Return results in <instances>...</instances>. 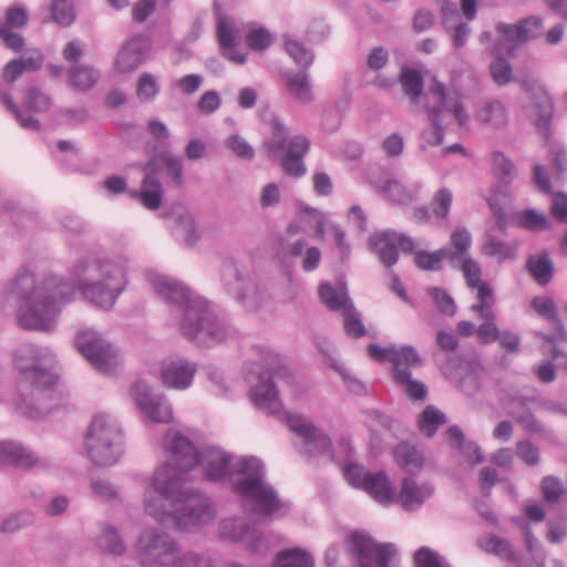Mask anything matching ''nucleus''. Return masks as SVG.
Returning <instances> with one entry per match:
<instances>
[{
  "label": "nucleus",
  "mask_w": 567,
  "mask_h": 567,
  "mask_svg": "<svg viewBox=\"0 0 567 567\" xmlns=\"http://www.w3.org/2000/svg\"><path fill=\"white\" fill-rule=\"evenodd\" d=\"M168 460L159 466L145 489V512L158 524L179 530L200 528L215 518L208 496L185 484L186 475L197 464L193 442L175 430L164 439Z\"/></svg>",
  "instance_id": "obj_1"
},
{
  "label": "nucleus",
  "mask_w": 567,
  "mask_h": 567,
  "mask_svg": "<svg viewBox=\"0 0 567 567\" xmlns=\"http://www.w3.org/2000/svg\"><path fill=\"white\" fill-rule=\"evenodd\" d=\"M198 464L209 482L229 478L233 492L240 498L247 513L268 519H279L289 514L291 503L281 499L265 481L262 462L256 456H243L231 464V456L218 447L209 446L198 453Z\"/></svg>",
  "instance_id": "obj_2"
},
{
  "label": "nucleus",
  "mask_w": 567,
  "mask_h": 567,
  "mask_svg": "<svg viewBox=\"0 0 567 567\" xmlns=\"http://www.w3.org/2000/svg\"><path fill=\"white\" fill-rule=\"evenodd\" d=\"M75 296L74 286L61 277L48 276L40 285L33 274L20 271L8 285L4 297L19 303L18 320L28 330L49 331L61 308Z\"/></svg>",
  "instance_id": "obj_3"
},
{
  "label": "nucleus",
  "mask_w": 567,
  "mask_h": 567,
  "mask_svg": "<svg viewBox=\"0 0 567 567\" xmlns=\"http://www.w3.org/2000/svg\"><path fill=\"white\" fill-rule=\"evenodd\" d=\"M51 361L33 344H23L14 352L16 367L20 371L16 410L21 415L38 420L62 404L59 375L50 367Z\"/></svg>",
  "instance_id": "obj_4"
},
{
  "label": "nucleus",
  "mask_w": 567,
  "mask_h": 567,
  "mask_svg": "<svg viewBox=\"0 0 567 567\" xmlns=\"http://www.w3.org/2000/svg\"><path fill=\"white\" fill-rule=\"evenodd\" d=\"M148 279L165 301L182 311L181 332L186 339L210 347L228 338L227 324L216 317L204 298L167 276L154 274Z\"/></svg>",
  "instance_id": "obj_5"
},
{
  "label": "nucleus",
  "mask_w": 567,
  "mask_h": 567,
  "mask_svg": "<svg viewBox=\"0 0 567 567\" xmlns=\"http://www.w3.org/2000/svg\"><path fill=\"white\" fill-rule=\"evenodd\" d=\"M126 271L127 260L120 256L113 259L83 258L73 267L83 297L104 310L112 309L125 290Z\"/></svg>",
  "instance_id": "obj_6"
},
{
  "label": "nucleus",
  "mask_w": 567,
  "mask_h": 567,
  "mask_svg": "<svg viewBox=\"0 0 567 567\" xmlns=\"http://www.w3.org/2000/svg\"><path fill=\"white\" fill-rule=\"evenodd\" d=\"M270 130L271 137L262 143L267 156L279 161L286 175L302 177L307 172L302 158L310 148V141L302 135H296L288 141V128L279 117L271 118Z\"/></svg>",
  "instance_id": "obj_7"
},
{
  "label": "nucleus",
  "mask_w": 567,
  "mask_h": 567,
  "mask_svg": "<svg viewBox=\"0 0 567 567\" xmlns=\"http://www.w3.org/2000/svg\"><path fill=\"white\" fill-rule=\"evenodd\" d=\"M84 446L93 464L114 465L123 453V433L118 423L107 414L95 415L86 431Z\"/></svg>",
  "instance_id": "obj_8"
},
{
  "label": "nucleus",
  "mask_w": 567,
  "mask_h": 567,
  "mask_svg": "<svg viewBox=\"0 0 567 567\" xmlns=\"http://www.w3.org/2000/svg\"><path fill=\"white\" fill-rule=\"evenodd\" d=\"M136 556L142 566H167L177 567L178 560L188 556L196 555L188 551L178 554L176 540L167 533L148 529L143 532L135 545Z\"/></svg>",
  "instance_id": "obj_9"
},
{
  "label": "nucleus",
  "mask_w": 567,
  "mask_h": 567,
  "mask_svg": "<svg viewBox=\"0 0 567 567\" xmlns=\"http://www.w3.org/2000/svg\"><path fill=\"white\" fill-rule=\"evenodd\" d=\"M346 546L358 567H389L390 559L396 554L394 544L377 543L360 530L347 537Z\"/></svg>",
  "instance_id": "obj_10"
},
{
  "label": "nucleus",
  "mask_w": 567,
  "mask_h": 567,
  "mask_svg": "<svg viewBox=\"0 0 567 567\" xmlns=\"http://www.w3.org/2000/svg\"><path fill=\"white\" fill-rule=\"evenodd\" d=\"M275 378L288 382L292 378V372L281 364L276 367L268 364L264 371L258 372L259 382L250 390V399L256 408L269 415H275L282 409L279 392L274 382Z\"/></svg>",
  "instance_id": "obj_11"
},
{
  "label": "nucleus",
  "mask_w": 567,
  "mask_h": 567,
  "mask_svg": "<svg viewBox=\"0 0 567 567\" xmlns=\"http://www.w3.org/2000/svg\"><path fill=\"white\" fill-rule=\"evenodd\" d=\"M286 422L289 429L301 440L300 454L307 458L329 455L330 460H333L330 437L310 420L300 414L286 413Z\"/></svg>",
  "instance_id": "obj_12"
},
{
  "label": "nucleus",
  "mask_w": 567,
  "mask_h": 567,
  "mask_svg": "<svg viewBox=\"0 0 567 567\" xmlns=\"http://www.w3.org/2000/svg\"><path fill=\"white\" fill-rule=\"evenodd\" d=\"M75 346L83 357L102 372H110L120 362L117 350L97 331L79 332L75 337Z\"/></svg>",
  "instance_id": "obj_13"
},
{
  "label": "nucleus",
  "mask_w": 567,
  "mask_h": 567,
  "mask_svg": "<svg viewBox=\"0 0 567 567\" xmlns=\"http://www.w3.org/2000/svg\"><path fill=\"white\" fill-rule=\"evenodd\" d=\"M221 278L225 286L248 311H256L261 303V295L256 286L239 269L236 261L227 259L223 264Z\"/></svg>",
  "instance_id": "obj_14"
},
{
  "label": "nucleus",
  "mask_w": 567,
  "mask_h": 567,
  "mask_svg": "<svg viewBox=\"0 0 567 567\" xmlns=\"http://www.w3.org/2000/svg\"><path fill=\"white\" fill-rule=\"evenodd\" d=\"M219 534L224 539L243 544L252 554L264 555L268 550V544L262 533L244 518L229 517L223 519Z\"/></svg>",
  "instance_id": "obj_15"
},
{
  "label": "nucleus",
  "mask_w": 567,
  "mask_h": 567,
  "mask_svg": "<svg viewBox=\"0 0 567 567\" xmlns=\"http://www.w3.org/2000/svg\"><path fill=\"white\" fill-rule=\"evenodd\" d=\"M131 394L140 410L153 422L168 423L173 419L171 405L161 393H155L145 381H137Z\"/></svg>",
  "instance_id": "obj_16"
},
{
  "label": "nucleus",
  "mask_w": 567,
  "mask_h": 567,
  "mask_svg": "<svg viewBox=\"0 0 567 567\" xmlns=\"http://www.w3.org/2000/svg\"><path fill=\"white\" fill-rule=\"evenodd\" d=\"M150 42L144 35H135L125 42L117 53L115 66L120 72L130 73L146 62Z\"/></svg>",
  "instance_id": "obj_17"
},
{
  "label": "nucleus",
  "mask_w": 567,
  "mask_h": 567,
  "mask_svg": "<svg viewBox=\"0 0 567 567\" xmlns=\"http://www.w3.org/2000/svg\"><path fill=\"white\" fill-rule=\"evenodd\" d=\"M369 355L378 361H389L392 363V372H395L401 365L410 364L422 367L423 361L413 346H403L400 349L394 347L381 348L375 343L368 346Z\"/></svg>",
  "instance_id": "obj_18"
},
{
  "label": "nucleus",
  "mask_w": 567,
  "mask_h": 567,
  "mask_svg": "<svg viewBox=\"0 0 567 567\" xmlns=\"http://www.w3.org/2000/svg\"><path fill=\"white\" fill-rule=\"evenodd\" d=\"M196 364L184 358L168 362L163 369V382L166 386L184 390L187 389L194 379Z\"/></svg>",
  "instance_id": "obj_19"
},
{
  "label": "nucleus",
  "mask_w": 567,
  "mask_h": 567,
  "mask_svg": "<svg viewBox=\"0 0 567 567\" xmlns=\"http://www.w3.org/2000/svg\"><path fill=\"white\" fill-rule=\"evenodd\" d=\"M434 493V487L430 483L419 485L413 478L405 477L402 481L400 493L396 494L399 501L405 511H415L429 499Z\"/></svg>",
  "instance_id": "obj_20"
},
{
  "label": "nucleus",
  "mask_w": 567,
  "mask_h": 567,
  "mask_svg": "<svg viewBox=\"0 0 567 567\" xmlns=\"http://www.w3.org/2000/svg\"><path fill=\"white\" fill-rule=\"evenodd\" d=\"M395 240V230L392 229L374 233L369 239L371 250L388 269H391L399 259V250Z\"/></svg>",
  "instance_id": "obj_21"
},
{
  "label": "nucleus",
  "mask_w": 567,
  "mask_h": 567,
  "mask_svg": "<svg viewBox=\"0 0 567 567\" xmlns=\"http://www.w3.org/2000/svg\"><path fill=\"white\" fill-rule=\"evenodd\" d=\"M39 463V457L19 442H0V465L30 468Z\"/></svg>",
  "instance_id": "obj_22"
},
{
  "label": "nucleus",
  "mask_w": 567,
  "mask_h": 567,
  "mask_svg": "<svg viewBox=\"0 0 567 567\" xmlns=\"http://www.w3.org/2000/svg\"><path fill=\"white\" fill-rule=\"evenodd\" d=\"M399 82L404 95L409 99L415 111L424 112L427 106L426 104L420 103L421 99L424 97V81L421 72L416 69L404 65L401 69Z\"/></svg>",
  "instance_id": "obj_23"
},
{
  "label": "nucleus",
  "mask_w": 567,
  "mask_h": 567,
  "mask_svg": "<svg viewBox=\"0 0 567 567\" xmlns=\"http://www.w3.org/2000/svg\"><path fill=\"white\" fill-rule=\"evenodd\" d=\"M496 32L502 37L496 40L491 53H502L503 51L512 54L515 45L528 41L527 31L524 24H508L498 22L495 27Z\"/></svg>",
  "instance_id": "obj_24"
},
{
  "label": "nucleus",
  "mask_w": 567,
  "mask_h": 567,
  "mask_svg": "<svg viewBox=\"0 0 567 567\" xmlns=\"http://www.w3.org/2000/svg\"><path fill=\"white\" fill-rule=\"evenodd\" d=\"M284 86L287 93L301 104H309L313 100L312 85L308 70L285 72L282 74Z\"/></svg>",
  "instance_id": "obj_25"
},
{
  "label": "nucleus",
  "mask_w": 567,
  "mask_h": 567,
  "mask_svg": "<svg viewBox=\"0 0 567 567\" xmlns=\"http://www.w3.org/2000/svg\"><path fill=\"white\" fill-rule=\"evenodd\" d=\"M472 245L471 234L465 228L455 229L449 243L441 249L452 268H458L462 260L470 257L468 250Z\"/></svg>",
  "instance_id": "obj_26"
},
{
  "label": "nucleus",
  "mask_w": 567,
  "mask_h": 567,
  "mask_svg": "<svg viewBox=\"0 0 567 567\" xmlns=\"http://www.w3.org/2000/svg\"><path fill=\"white\" fill-rule=\"evenodd\" d=\"M217 35L218 41L225 51V56L238 64L246 62V54L235 52V48L238 44L234 19L229 16H220L217 23Z\"/></svg>",
  "instance_id": "obj_27"
},
{
  "label": "nucleus",
  "mask_w": 567,
  "mask_h": 567,
  "mask_svg": "<svg viewBox=\"0 0 567 567\" xmlns=\"http://www.w3.org/2000/svg\"><path fill=\"white\" fill-rule=\"evenodd\" d=\"M363 491L382 505L396 502V493L391 485L390 478L382 471L368 475V482Z\"/></svg>",
  "instance_id": "obj_28"
},
{
  "label": "nucleus",
  "mask_w": 567,
  "mask_h": 567,
  "mask_svg": "<svg viewBox=\"0 0 567 567\" xmlns=\"http://www.w3.org/2000/svg\"><path fill=\"white\" fill-rule=\"evenodd\" d=\"M164 189L159 179L143 178L140 190H130L133 198L138 199L142 205L150 209L156 210L161 207Z\"/></svg>",
  "instance_id": "obj_29"
},
{
  "label": "nucleus",
  "mask_w": 567,
  "mask_h": 567,
  "mask_svg": "<svg viewBox=\"0 0 567 567\" xmlns=\"http://www.w3.org/2000/svg\"><path fill=\"white\" fill-rule=\"evenodd\" d=\"M477 546L485 553L493 554L503 560L517 563L518 558L511 543L492 534H486L476 540Z\"/></svg>",
  "instance_id": "obj_30"
},
{
  "label": "nucleus",
  "mask_w": 567,
  "mask_h": 567,
  "mask_svg": "<svg viewBox=\"0 0 567 567\" xmlns=\"http://www.w3.org/2000/svg\"><path fill=\"white\" fill-rule=\"evenodd\" d=\"M410 364L401 365L395 372H392L393 380L396 384L403 388L405 394L414 401H422L427 395L426 385L412 379Z\"/></svg>",
  "instance_id": "obj_31"
},
{
  "label": "nucleus",
  "mask_w": 567,
  "mask_h": 567,
  "mask_svg": "<svg viewBox=\"0 0 567 567\" xmlns=\"http://www.w3.org/2000/svg\"><path fill=\"white\" fill-rule=\"evenodd\" d=\"M512 219L517 227L532 233L544 231L551 227L548 217L535 208L519 210L513 215Z\"/></svg>",
  "instance_id": "obj_32"
},
{
  "label": "nucleus",
  "mask_w": 567,
  "mask_h": 567,
  "mask_svg": "<svg viewBox=\"0 0 567 567\" xmlns=\"http://www.w3.org/2000/svg\"><path fill=\"white\" fill-rule=\"evenodd\" d=\"M532 308L542 317L549 320L554 330L559 333V338L567 342V330L563 320L558 316V310L555 302L548 297H535L530 303Z\"/></svg>",
  "instance_id": "obj_33"
},
{
  "label": "nucleus",
  "mask_w": 567,
  "mask_h": 567,
  "mask_svg": "<svg viewBox=\"0 0 567 567\" xmlns=\"http://www.w3.org/2000/svg\"><path fill=\"white\" fill-rule=\"evenodd\" d=\"M476 291L477 303L471 306V311L477 312L481 319H495L493 306L495 305L494 290L487 281L470 287Z\"/></svg>",
  "instance_id": "obj_34"
},
{
  "label": "nucleus",
  "mask_w": 567,
  "mask_h": 567,
  "mask_svg": "<svg viewBox=\"0 0 567 567\" xmlns=\"http://www.w3.org/2000/svg\"><path fill=\"white\" fill-rule=\"evenodd\" d=\"M394 457L399 466L409 473L420 471L424 464V457L415 445L402 442L394 449Z\"/></svg>",
  "instance_id": "obj_35"
},
{
  "label": "nucleus",
  "mask_w": 567,
  "mask_h": 567,
  "mask_svg": "<svg viewBox=\"0 0 567 567\" xmlns=\"http://www.w3.org/2000/svg\"><path fill=\"white\" fill-rule=\"evenodd\" d=\"M526 266L529 274L538 285L546 286L551 281L554 276V265L547 254L530 256Z\"/></svg>",
  "instance_id": "obj_36"
},
{
  "label": "nucleus",
  "mask_w": 567,
  "mask_h": 567,
  "mask_svg": "<svg viewBox=\"0 0 567 567\" xmlns=\"http://www.w3.org/2000/svg\"><path fill=\"white\" fill-rule=\"evenodd\" d=\"M312 555L299 547L279 551L276 557V567H313Z\"/></svg>",
  "instance_id": "obj_37"
},
{
  "label": "nucleus",
  "mask_w": 567,
  "mask_h": 567,
  "mask_svg": "<svg viewBox=\"0 0 567 567\" xmlns=\"http://www.w3.org/2000/svg\"><path fill=\"white\" fill-rule=\"evenodd\" d=\"M365 414L368 416V424L371 429L372 439L374 437L377 426H381L395 437L405 433V427L402 423L377 409L368 410Z\"/></svg>",
  "instance_id": "obj_38"
},
{
  "label": "nucleus",
  "mask_w": 567,
  "mask_h": 567,
  "mask_svg": "<svg viewBox=\"0 0 567 567\" xmlns=\"http://www.w3.org/2000/svg\"><path fill=\"white\" fill-rule=\"evenodd\" d=\"M493 173L498 181L496 186H501V190H506L507 186L515 178V165L502 152H493L492 154Z\"/></svg>",
  "instance_id": "obj_39"
},
{
  "label": "nucleus",
  "mask_w": 567,
  "mask_h": 567,
  "mask_svg": "<svg viewBox=\"0 0 567 567\" xmlns=\"http://www.w3.org/2000/svg\"><path fill=\"white\" fill-rule=\"evenodd\" d=\"M445 423V414L435 406L427 405L419 417L417 426L421 433L432 437L437 432V429Z\"/></svg>",
  "instance_id": "obj_40"
},
{
  "label": "nucleus",
  "mask_w": 567,
  "mask_h": 567,
  "mask_svg": "<svg viewBox=\"0 0 567 567\" xmlns=\"http://www.w3.org/2000/svg\"><path fill=\"white\" fill-rule=\"evenodd\" d=\"M533 109L535 115V125L539 131H548L554 114V105L551 99L542 93L534 97Z\"/></svg>",
  "instance_id": "obj_41"
},
{
  "label": "nucleus",
  "mask_w": 567,
  "mask_h": 567,
  "mask_svg": "<svg viewBox=\"0 0 567 567\" xmlns=\"http://www.w3.org/2000/svg\"><path fill=\"white\" fill-rule=\"evenodd\" d=\"M492 54L494 58L488 68L491 78L497 86H506L514 80L512 64L502 53Z\"/></svg>",
  "instance_id": "obj_42"
},
{
  "label": "nucleus",
  "mask_w": 567,
  "mask_h": 567,
  "mask_svg": "<svg viewBox=\"0 0 567 567\" xmlns=\"http://www.w3.org/2000/svg\"><path fill=\"white\" fill-rule=\"evenodd\" d=\"M477 118L485 124L499 128L507 124V112L501 102L493 101L480 109Z\"/></svg>",
  "instance_id": "obj_43"
},
{
  "label": "nucleus",
  "mask_w": 567,
  "mask_h": 567,
  "mask_svg": "<svg viewBox=\"0 0 567 567\" xmlns=\"http://www.w3.org/2000/svg\"><path fill=\"white\" fill-rule=\"evenodd\" d=\"M381 192L389 197L390 200L401 204L408 205L414 200L417 195L419 187H414L413 189L406 188L400 182L395 179H389L383 185Z\"/></svg>",
  "instance_id": "obj_44"
},
{
  "label": "nucleus",
  "mask_w": 567,
  "mask_h": 567,
  "mask_svg": "<svg viewBox=\"0 0 567 567\" xmlns=\"http://www.w3.org/2000/svg\"><path fill=\"white\" fill-rule=\"evenodd\" d=\"M71 84L81 91H87L92 89L97 82V72L90 66L82 64L74 65L69 72Z\"/></svg>",
  "instance_id": "obj_45"
},
{
  "label": "nucleus",
  "mask_w": 567,
  "mask_h": 567,
  "mask_svg": "<svg viewBox=\"0 0 567 567\" xmlns=\"http://www.w3.org/2000/svg\"><path fill=\"white\" fill-rule=\"evenodd\" d=\"M23 102L30 111L37 113L47 112L52 105L51 97L37 86H29L23 91Z\"/></svg>",
  "instance_id": "obj_46"
},
{
  "label": "nucleus",
  "mask_w": 567,
  "mask_h": 567,
  "mask_svg": "<svg viewBox=\"0 0 567 567\" xmlns=\"http://www.w3.org/2000/svg\"><path fill=\"white\" fill-rule=\"evenodd\" d=\"M285 50L287 54L301 66V70H308L313 62L315 55L303 43L297 40L285 39Z\"/></svg>",
  "instance_id": "obj_47"
},
{
  "label": "nucleus",
  "mask_w": 567,
  "mask_h": 567,
  "mask_svg": "<svg viewBox=\"0 0 567 567\" xmlns=\"http://www.w3.org/2000/svg\"><path fill=\"white\" fill-rule=\"evenodd\" d=\"M425 111L427 113V120L432 124L433 128L423 132V140L430 145H440L444 137L441 107H431L426 109Z\"/></svg>",
  "instance_id": "obj_48"
},
{
  "label": "nucleus",
  "mask_w": 567,
  "mask_h": 567,
  "mask_svg": "<svg viewBox=\"0 0 567 567\" xmlns=\"http://www.w3.org/2000/svg\"><path fill=\"white\" fill-rule=\"evenodd\" d=\"M321 301L333 311L346 309L348 296L343 291H338L331 284L323 282L319 287Z\"/></svg>",
  "instance_id": "obj_49"
},
{
  "label": "nucleus",
  "mask_w": 567,
  "mask_h": 567,
  "mask_svg": "<svg viewBox=\"0 0 567 567\" xmlns=\"http://www.w3.org/2000/svg\"><path fill=\"white\" fill-rule=\"evenodd\" d=\"M483 252L489 257H498V261L503 262L516 257V246L492 237L484 244Z\"/></svg>",
  "instance_id": "obj_50"
},
{
  "label": "nucleus",
  "mask_w": 567,
  "mask_h": 567,
  "mask_svg": "<svg viewBox=\"0 0 567 567\" xmlns=\"http://www.w3.org/2000/svg\"><path fill=\"white\" fill-rule=\"evenodd\" d=\"M50 12L51 20L62 27H69L75 20L74 8L70 0H52Z\"/></svg>",
  "instance_id": "obj_51"
},
{
  "label": "nucleus",
  "mask_w": 567,
  "mask_h": 567,
  "mask_svg": "<svg viewBox=\"0 0 567 567\" xmlns=\"http://www.w3.org/2000/svg\"><path fill=\"white\" fill-rule=\"evenodd\" d=\"M159 84L152 73H142L136 83V95L141 102H152L159 93Z\"/></svg>",
  "instance_id": "obj_52"
},
{
  "label": "nucleus",
  "mask_w": 567,
  "mask_h": 567,
  "mask_svg": "<svg viewBox=\"0 0 567 567\" xmlns=\"http://www.w3.org/2000/svg\"><path fill=\"white\" fill-rule=\"evenodd\" d=\"M100 546L111 555H122L126 550L124 542L118 536L116 529L111 525L103 527L100 537Z\"/></svg>",
  "instance_id": "obj_53"
},
{
  "label": "nucleus",
  "mask_w": 567,
  "mask_h": 567,
  "mask_svg": "<svg viewBox=\"0 0 567 567\" xmlns=\"http://www.w3.org/2000/svg\"><path fill=\"white\" fill-rule=\"evenodd\" d=\"M446 259L444 256V250L441 248L433 251L427 252L425 250H419L414 254V264L417 268L426 271H439L442 269V261Z\"/></svg>",
  "instance_id": "obj_54"
},
{
  "label": "nucleus",
  "mask_w": 567,
  "mask_h": 567,
  "mask_svg": "<svg viewBox=\"0 0 567 567\" xmlns=\"http://www.w3.org/2000/svg\"><path fill=\"white\" fill-rule=\"evenodd\" d=\"M540 489L545 502L548 504H556L566 492L563 481L554 475L543 477Z\"/></svg>",
  "instance_id": "obj_55"
},
{
  "label": "nucleus",
  "mask_w": 567,
  "mask_h": 567,
  "mask_svg": "<svg viewBox=\"0 0 567 567\" xmlns=\"http://www.w3.org/2000/svg\"><path fill=\"white\" fill-rule=\"evenodd\" d=\"M177 231L183 236L184 243L187 246H193L199 239V234L196 227L195 218L190 213H184L176 219Z\"/></svg>",
  "instance_id": "obj_56"
},
{
  "label": "nucleus",
  "mask_w": 567,
  "mask_h": 567,
  "mask_svg": "<svg viewBox=\"0 0 567 567\" xmlns=\"http://www.w3.org/2000/svg\"><path fill=\"white\" fill-rule=\"evenodd\" d=\"M429 296L433 299L437 310L449 317H453L456 312V306L454 299L446 290L432 287L427 290Z\"/></svg>",
  "instance_id": "obj_57"
},
{
  "label": "nucleus",
  "mask_w": 567,
  "mask_h": 567,
  "mask_svg": "<svg viewBox=\"0 0 567 567\" xmlns=\"http://www.w3.org/2000/svg\"><path fill=\"white\" fill-rule=\"evenodd\" d=\"M34 522V514L30 511L17 512L7 517L1 524V532L16 533L23 527L32 525Z\"/></svg>",
  "instance_id": "obj_58"
},
{
  "label": "nucleus",
  "mask_w": 567,
  "mask_h": 567,
  "mask_svg": "<svg viewBox=\"0 0 567 567\" xmlns=\"http://www.w3.org/2000/svg\"><path fill=\"white\" fill-rule=\"evenodd\" d=\"M413 560L414 567H451L435 550L425 546L414 553Z\"/></svg>",
  "instance_id": "obj_59"
},
{
  "label": "nucleus",
  "mask_w": 567,
  "mask_h": 567,
  "mask_svg": "<svg viewBox=\"0 0 567 567\" xmlns=\"http://www.w3.org/2000/svg\"><path fill=\"white\" fill-rule=\"evenodd\" d=\"M224 145L239 158L250 161L255 156L254 147L239 134H233L228 136L225 140Z\"/></svg>",
  "instance_id": "obj_60"
},
{
  "label": "nucleus",
  "mask_w": 567,
  "mask_h": 567,
  "mask_svg": "<svg viewBox=\"0 0 567 567\" xmlns=\"http://www.w3.org/2000/svg\"><path fill=\"white\" fill-rule=\"evenodd\" d=\"M452 199L453 196L451 190L446 188L439 189L431 202L433 215L436 218H445L450 213Z\"/></svg>",
  "instance_id": "obj_61"
},
{
  "label": "nucleus",
  "mask_w": 567,
  "mask_h": 567,
  "mask_svg": "<svg viewBox=\"0 0 567 567\" xmlns=\"http://www.w3.org/2000/svg\"><path fill=\"white\" fill-rule=\"evenodd\" d=\"M506 190H501V186H494L492 188V195L488 197V205L493 212V215L497 219V227L502 233H505L507 227V214L503 207L497 203L498 197H505Z\"/></svg>",
  "instance_id": "obj_62"
},
{
  "label": "nucleus",
  "mask_w": 567,
  "mask_h": 567,
  "mask_svg": "<svg viewBox=\"0 0 567 567\" xmlns=\"http://www.w3.org/2000/svg\"><path fill=\"white\" fill-rule=\"evenodd\" d=\"M246 44L254 51H265L271 44V34L266 28H256L246 34Z\"/></svg>",
  "instance_id": "obj_63"
},
{
  "label": "nucleus",
  "mask_w": 567,
  "mask_h": 567,
  "mask_svg": "<svg viewBox=\"0 0 567 567\" xmlns=\"http://www.w3.org/2000/svg\"><path fill=\"white\" fill-rule=\"evenodd\" d=\"M164 166L167 172V176L173 181L176 186L183 184V161L179 156L163 152Z\"/></svg>",
  "instance_id": "obj_64"
}]
</instances>
